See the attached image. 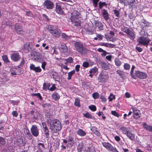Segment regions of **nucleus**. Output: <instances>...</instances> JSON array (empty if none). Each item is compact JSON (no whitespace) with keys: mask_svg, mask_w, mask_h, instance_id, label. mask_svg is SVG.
Returning <instances> with one entry per match:
<instances>
[{"mask_svg":"<svg viewBox=\"0 0 152 152\" xmlns=\"http://www.w3.org/2000/svg\"><path fill=\"white\" fill-rule=\"evenodd\" d=\"M61 4V3L59 2L56 3L55 11L57 13L63 15L64 14V12L63 10Z\"/></svg>","mask_w":152,"mask_h":152,"instance_id":"13","label":"nucleus"},{"mask_svg":"<svg viewBox=\"0 0 152 152\" xmlns=\"http://www.w3.org/2000/svg\"><path fill=\"white\" fill-rule=\"evenodd\" d=\"M30 42H27L24 45V47L25 49L29 50L31 49V48L30 47Z\"/></svg>","mask_w":152,"mask_h":152,"instance_id":"42","label":"nucleus"},{"mask_svg":"<svg viewBox=\"0 0 152 152\" xmlns=\"http://www.w3.org/2000/svg\"><path fill=\"white\" fill-rule=\"evenodd\" d=\"M14 28L16 32L18 35H23L26 34V31L23 29L22 26L18 23L15 24Z\"/></svg>","mask_w":152,"mask_h":152,"instance_id":"8","label":"nucleus"},{"mask_svg":"<svg viewBox=\"0 0 152 152\" xmlns=\"http://www.w3.org/2000/svg\"><path fill=\"white\" fill-rule=\"evenodd\" d=\"M52 97L55 101H58L60 98L59 94L57 92H55L53 93Z\"/></svg>","mask_w":152,"mask_h":152,"instance_id":"28","label":"nucleus"},{"mask_svg":"<svg viewBox=\"0 0 152 152\" xmlns=\"http://www.w3.org/2000/svg\"><path fill=\"white\" fill-rule=\"evenodd\" d=\"M102 14L105 20L107 21L109 19V15L105 9H103L102 10Z\"/></svg>","mask_w":152,"mask_h":152,"instance_id":"20","label":"nucleus"},{"mask_svg":"<svg viewBox=\"0 0 152 152\" xmlns=\"http://www.w3.org/2000/svg\"><path fill=\"white\" fill-rule=\"evenodd\" d=\"M76 50L81 54H85L87 51V49L84 46L83 43L81 42H77L74 44Z\"/></svg>","mask_w":152,"mask_h":152,"instance_id":"4","label":"nucleus"},{"mask_svg":"<svg viewBox=\"0 0 152 152\" xmlns=\"http://www.w3.org/2000/svg\"><path fill=\"white\" fill-rule=\"evenodd\" d=\"M134 75L135 76V78L137 77L142 79H145L147 77L146 73L141 72L139 70L135 71Z\"/></svg>","mask_w":152,"mask_h":152,"instance_id":"10","label":"nucleus"},{"mask_svg":"<svg viewBox=\"0 0 152 152\" xmlns=\"http://www.w3.org/2000/svg\"><path fill=\"white\" fill-rule=\"evenodd\" d=\"M92 96L94 99H96L99 98V94L98 93L95 92L92 94Z\"/></svg>","mask_w":152,"mask_h":152,"instance_id":"41","label":"nucleus"},{"mask_svg":"<svg viewBox=\"0 0 152 152\" xmlns=\"http://www.w3.org/2000/svg\"><path fill=\"white\" fill-rule=\"evenodd\" d=\"M93 5L94 8L96 7L98 5V3L99 0H92Z\"/></svg>","mask_w":152,"mask_h":152,"instance_id":"54","label":"nucleus"},{"mask_svg":"<svg viewBox=\"0 0 152 152\" xmlns=\"http://www.w3.org/2000/svg\"><path fill=\"white\" fill-rule=\"evenodd\" d=\"M91 130L94 133L97 130V128L95 126H92Z\"/></svg>","mask_w":152,"mask_h":152,"instance_id":"62","label":"nucleus"},{"mask_svg":"<svg viewBox=\"0 0 152 152\" xmlns=\"http://www.w3.org/2000/svg\"><path fill=\"white\" fill-rule=\"evenodd\" d=\"M94 24L95 28L96 29H98L100 30L103 29V25L100 21L98 20H95Z\"/></svg>","mask_w":152,"mask_h":152,"instance_id":"18","label":"nucleus"},{"mask_svg":"<svg viewBox=\"0 0 152 152\" xmlns=\"http://www.w3.org/2000/svg\"><path fill=\"white\" fill-rule=\"evenodd\" d=\"M42 16L46 19L47 21L49 22L50 21V19L48 18V16L45 14H42Z\"/></svg>","mask_w":152,"mask_h":152,"instance_id":"60","label":"nucleus"},{"mask_svg":"<svg viewBox=\"0 0 152 152\" xmlns=\"http://www.w3.org/2000/svg\"><path fill=\"white\" fill-rule=\"evenodd\" d=\"M122 31L129 36L131 39H133L135 38V34L132 29H130L127 27L124 26L123 28H122Z\"/></svg>","mask_w":152,"mask_h":152,"instance_id":"6","label":"nucleus"},{"mask_svg":"<svg viewBox=\"0 0 152 152\" xmlns=\"http://www.w3.org/2000/svg\"><path fill=\"white\" fill-rule=\"evenodd\" d=\"M59 49L62 53H65L68 51V48L66 44L61 45L59 47Z\"/></svg>","mask_w":152,"mask_h":152,"instance_id":"24","label":"nucleus"},{"mask_svg":"<svg viewBox=\"0 0 152 152\" xmlns=\"http://www.w3.org/2000/svg\"><path fill=\"white\" fill-rule=\"evenodd\" d=\"M20 58L21 57L18 53H14L11 54V58L15 61H19Z\"/></svg>","mask_w":152,"mask_h":152,"instance_id":"15","label":"nucleus"},{"mask_svg":"<svg viewBox=\"0 0 152 152\" xmlns=\"http://www.w3.org/2000/svg\"><path fill=\"white\" fill-rule=\"evenodd\" d=\"M116 72L122 78H124L126 76V75L124 74V72L122 70H118L116 71Z\"/></svg>","mask_w":152,"mask_h":152,"instance_id":"32","label":"nucleus"},{"mask_svg":"<svg viewBox=\"0 0 152 152\" xmlns=\"http://www.w3.org/2000/svg\"><path fill=\"white\" fill-rule=\"evenodd\" d=\"M131 109L133 111V116L134 118L137 119L139 118L141 115L140 111L134 107H132Z\"/></svg>","mask_w":152,"mask_h":152,"instance_id":"9","label":"nucleus"},{"mask_svg":"<svg viewBox=\"0 0 152 152\" xmlns=\"http://www.w3.org/2000/svg\"><path fill=\"white\" fill-rule=\"evenodd\" d=\"M12 115L15 117H17L18 115V113L16 111H13L12 113Z\"/></svg>","mask_w":152,"mask_h":152,"instance_id":"61","label":"nucleus"},{"mask_svg":"<svg viewBox=\"0 0 152 152\" xmlns=\"http://www.w3.org/2000/svg\"><path fill=\"white\" fill-rule=\"evenodd\" d=\"M115 96L113 95L112 94H110V96L108 97L109 102L112 101L113 99H115Z\"/></svg>","mask_w":152,"mask_h":152,"instance_id":"51","label":"nucleus"},{"mask_svg":"<svg viewBox=\"0 0 152 152\" xmlns=\"http://www.w3.org/2000/svg\"><path fill=\"white\" fill-rule=\"evenodd\" d=\"M71 15L70 18L71 21L75 24V26H80V21L79 20V18H80V13L77 11L74 10Z\"/></svg>","mask_w":152,"mask_h":152,"instance_id":"3","label":"nucleus"},{"mask_svg":"<svg viewBox=\"0 0 152 152\" xmlns=\"http://www.w3.org/2000/svg\"><path fill=\"white\" fill-rule=\"evenodd\" d=\"M77 133L78 135L81 137H83L86 134V132L81 129H79L77 131Z\"/></svg>","mask_w":152,"mask_h":152,"instance_id":"29","label":"nucleus"},{"mask_svg":"<svg viewBox=\"0 0 152 152\" xmlns=\"http://www.w3.org/2000/svg\"><path fill=\"white\" fill-rule=\"evenodd\" d=\"M35 113V112L34 111L32 110L30 111V115L31 116H32L31 117L32 118L34 119H37V117L35 116L34 115V114Z\"/></svg>","mask_w":152,"mask_h":152,"instance_id":"63","label":"nucleus"},{"mask_svg":"<svg viewBox=\"0 0 152 152\" xmlns=\"http://www.w3.org/2000/svg\"><path fill=\"white\" fill-rule=\"evenodd\" d=\"M74 104L76 106H77L78 107H80V99H79L77 98L75 99Z\"/></svg>","mask_w":152,"mask_h":152,"instance_id":"49","label":"nucleus"},{"mask_svg":"<svg viewBox=\"0 0 152 152\" xmlns=\"http://www.w3.org/2000/svg\"><path fill=\"white\" fill-rule=\"evenodd\" d=\"M86 31L88 34H94V30L91 28H87Z\"/></svg>","mask_w":152,"mask_h":152,"instance_id":"45","label":"nucleus"},{"mask_svg":"<svg viewBox=\"0 0 152 152\" xmlns=\"http://www.w3.org/2000/svg\"><path fill=\"white\" fill-rule=\"evenodd\" d=\"M50 85L47 83H44L43 84V89L44 90H47L49 89Z\"/></svg>","mask_w":152,"mask_h":152,"instance_id":"52","label":"nucleus"},{"mask_svg":"<svg viewBox=\"0 0 152 152\" xmlns=\"http://www.w3.org/2000/svg\"><path fill=\"white\" fill-rule=\"evenodd\" d=\"M114 62L116 66H120L122 64L121 62L118 58H115Z\"/></svg>","mask_w":152,"mask_h":152,"instance_id":"35","label":"nucleus"},{"mask_svg":"<svg viewBox=\"0 0 152 152\" xmlns=\"http://www.w3.org/2000/svg\"><path fill=\"white\" fill-rule=\"evenodd\" d=\"M124 69L126 70H129L130 69V65L128 63H125L123 66Z\"/></svg>","mask_w":152,"mask_h":152,"instance_id":"50","label":"nucleus"},{"mask_svg":"<svg viewBox=\"0 0 152 152\" xmlns=\"http://www.w3.org/2000/svg\"><path fill=\"white\" fill-rule=\"evenodd\" d=\"M32 134L31 133H30L29 134H27L26 136V138L27 139L31 140L33 139V136Z\"/></svg>","mask_w":152,"mask_h":152,"instance_id":"58","label":"nucleus"},{"mask_svg":"<svg viewBox=\"0 0 152 152\" xmlns=\"http://www.w3.org/2000/svg\"><path fill=\"white\" fill-rule=\"evenodd\" d=\"M2 58L4 62L6 63H9L10 61L7 55H4L2 56Z\"/></svg>","mask_w":152,"mask_h":152,"instance_id":"43","label":"nucleus"},{"mask_svg":"<svg viewBox=\"0 0 152 152\" xmlns=\"http://www.w3.org/2000/svg\"><path fill=\"white\" fill-rule=\"evenodd\" d=\"M83 144H82V145H80L79 144L78 146H77V150L78 151H79V152H80L82 149H83Z\"/></svg>","mask_w":152,"mask_h":152,"instance_id":"57","label":"nucleus"},{"mask_svg":"<svg viewBox=\"0 0 152 152\" xmlns=\"http://www.w3.org/2000/svg\"><path fill=\"white\" fill-rule=\"evenodd\" d=\"M108 73L105 70H102L99 74L98 77V82L101 83L107 82L109 79Z\"/></svg>","mask_w":152,"mask_h":152,"instance_id":"2","label":"nucleus"},{"mask_svg":"<svg viewBox=\"0 0 152 152\" xmlns=\"http://www.w3.org/2000/svg\"><path fill=\"white\" fill-rule=\"evenodd\" d=\"M31 133L35 137H37L39 135V130L36 125H33L32 126L30 129Z\"/></svg>","mask_w":152,"mask_h":152,"instance_id":"11","label":"nucleus"},{"mask_svg":"<svg viewBox=\"0 0 152 152\" xmlns=\"http://www.w3.org/2000/svg\"><path fill=\"white\" fill-rule=\"evenodd\" d=\"M89 108L92 111H95L96 110V106L94 105H91L88 106Z\"/></svg>","mask_w":152,"mask_h":152,"instance_id":"47","label":"nucleus"},{"mask_svg":"<svg viewBox=\"0 0 152 152\" xmlns=\"http://www.w3.org/2000/svg\"><path fill=\"white\" fill-rule=\"evenodd\" d=\"M61 33V32L60 30L57 28H55L51 34L53 36L58 38L60 36Z\"/></svg>","mask_w":152,"mask_h":152,"instance_id":"19","label":"nucleus"},{"mask_svg":"<svg viewBox=\"0 0 152 152\" xmlns=\"http://www.w3.org/2000/svg\"><path fill=\"white\" fill-rule=\"evenodd\" d=\"M84 116L87 118L90 119H92L93 118V116L88 112H87L84 114Z\"/></svg>","mask_w":152,"mask_h":152,"instance_id":"46","label":"nucleus"},{"mask_svg":"<svg viewBox=\"0 0 152 152\" xmlns=\"http://www.w3.org/2000/svg\"><path fill=\"white\" fill-rule=\"evenodd\" d=\"M43 5L44 7H46L47 9L52 10L54 7V5L53 2L50 0H46L45 1Z\"/></svg>","mask_w":152,"mask_h":152,"instance_id":"12","label":"nucleus"},{"mask_svg":"<svg viewBox=\"0 0 152 152\" xmlns=\"http://www.w3.org/2000/svg\"><path fill=\"white\" fill-rule=\"evenodd\" d=\"M64 60L67 61L69 63H71L73 62V60L72 57H69L67 59H64Z\"/></svg>","mask_w":152,"mask_h":152,"instance_id":"59","label":"nucleus"},{"mask_svg":"<svg viewBox=\"0 0 152 152\" xmlns=\"http://www.w3.org/2000/svg\"><path fill=\"white\" fill-rule=\"evenodd\" d=\"M120 130L124 134L126 135L130 131V129L129 127L123 126L120 128Z\"/></svg>","mask_w":152,"mask_h":152,"instance_id":"21","label":"nucleus"},{"mask_svg":"<svg viewBox=\"0 0 152 152\" xmlns=\"http://www.w3.org/2000/svg\"><path fill=\"white\" fill-rule=\"evenodd\" d=\"M31 95L33 96H37V97L39 98V99L40 100H42V97L41 96L40 94L39 93H33L31 94Z\"/></svg>","mask_w":152,"mask_h":152,"instance_id":"44","label":"nucleus"},{"mask_svg":"<svg viewBox=\"0 0 152 152\" xmlns=\"http://www.w3.org/2000/svg\"><path fill=\"white\" fill-rule=\"evenodd\" d=\"M31 70L34 71L36 73L40 72L42 71V69L39 66L36 67L33 64H31L29 67Z\"/></svg>","mask_w":152,"mask_h":152,"instance_id":"17","label":"nucleus"},{"mask_svg":"<svg viewBox=\"0 0 152 152\" xmlns=\"http://www.w3.org/2000/svg\"><path fill=\"white\" fill-rule=\"evenodd\" d=\"M101 66L102 68L105 70H107L109 68V65L107 63L104 62H102Z\"/></svg>","mask_w":152,"mask_h":152,"instance_id":"33","label":"nucleus"},{"mask_svg":"<svg viewBox=\"0 0 152 152\" xmlns=\"http://www.w3.org/2000/svg\"><path fill=\"white\" fill-rule=\"evenodd\" d=\"M126 135L127 137L132 141H134V140L135 139V135L132 130H130Z\"/></svg>","mask_w":152,"mask_h":152,"instance_id":"22","label":"nucleus"},{"mask_svg":"<svg viewBox=\"0 0 152 152\" xmlns=\"http://www.w3.org/2000/svg\"><path fill=\"white\" fill-rule=\"evenodd\" d=\"M61 37L66 40H68L70 38L71 36H69L66 35L65 33H62L61 35Z\"/></svg>","mask_w":152,"mask_h":152,"instance_id":"40","label":"nucleus"},{"mask_svg":"<svg viewBox=\"0 0 152 152\" xmlns=\"http://www.w3.org/2000/svg\"><path fill=\"white\" fill-rule=\"evenodd\" d=\"M6 144V141L4 138L0 137V147L4 146Z\"/></svg>","mask_w":152,"mask_h":152,"instance_id":"36","label":"nucleus"},{"mask_svg":"<svg viewBox=\"0 0 152 152\" xmlns=\"http://www.w3.org/2000/svg\"><path fill=\"white\" fill-rule=\"evenodd\" d=\"M10 79L7 78L5 77L4 78L2 79L1 82L3 83H6V82H8V83H10Z\"/></svg>","mask_w":152,"mask_h":152,"instance_id":"56","label":"nucleus"},{"mask_svg":"<svg viewBox=\"0 0 152 152\" xmlns=\"http://www.w3.org/2000/svg\"><path fill=\"white\" fill-rule=\"evenodd\" d=\"M114 14H115V16L118 18H116L115 19H118V17H120V12L116 9L113 10Z\"/></svg>","mask_w":152,"mask_h":152,"instance_id":"39","label":"nucleus"},{"mask_svg":"<svg viewBox=\"0 0 152 152\" xmlns=\"http://www.w3.org/2000/svg\"><path fill=\"white\" fill-rule=\"evenodd\" d=\"M42 125L43 130L44 132L46 137L48 138L49 136V130L47 126L46 123L45 122H43L42 123Z\"/></svg>","mask_w":152,"mask_h":152,"instance_id":"16","label":"nucleus"},{"mask_svg":"<svg viewBox=\"0 0 152 152\" xmlns=\"http://www.w3.org/2000/svg\"><path fill=\"white\" fill-rule=\"evenodd\" d=\"M142 125L145 129L150 132H152V126L148 125L145 122L143 123Z\"/></svg>","mask_w":152,"mask_h":152,"instance_id":"26","label":"nucleus"},{"mask_svg":"<svg viewBox=\"0 0 152 152\" xmlns=\"http://www.w3.org/2000/svg\"><path fill=\"white\" fill-rule=\"evenodd\" d=\"M75 70H73L68 73V77L67 79L68 80L71 79L72 76L75 73Z\"/></svg>","mask_w":152,"mask_h":152,"instance_id":"38","label":"nucleus"},{"mask_svg":"<svg viewBox=\"0 0 152 152\" xmlns=\"http://www.w3.org/2000/svg\"><path fill=\"white\" fill-rule=\"evenodd\" d=\"M137 41L138 42L137 45H140L147 47L149 45L150 39L147 37H146L144 36H142L138 38Z\"/></svg>","mask_w":152,"mask_h":152,"instance_id":"5","label":"nucleus"},{"mask_svg":"<svg viewBox=\"0 0 152 152\" xmlns=\"http://www.w3.org/2000/svg\"><path fill=\"white\" fill-rule=\"evenodd\" d=\"M102 144L104 147L106 148L108 151L112 152H119L115 147H113L110 143L103 142Z\"/></svg>","mask_w":152,"mask_h":152,"instance_id":"7","label":"nucleus"},{"mask_svg":"<svg viewBox=\"0 0 152 152\" xmlns=\"http://www.w3.org/2000/svg\"><path fill=\"white\" fill-rule=\"evenodd\" d=\"M46 28L49 32L51 34L55 28L53 26L48 25L46 26Z\"/></svg>","mask_w":152,"mask_h":152,"instance_id":"31","label":"nucleus"},{"mask_svg":"<svg viewBox=\"0 0 152 152\" xmlns=\"http://www.w3.org/2000/svg\"><path fill=\"white\" fill-rule=\"evenodd\" d=\"M49 129L53 133H57L62 128L61 122L58 119L51 121L49 122Z\"/></svg>","mask_w":152,"mask_h":152,"instance_id":"1","label":"nucleus"},{"mask_svg":"<svg viewBox=\"0 0 152 152\" xmlns=\"http://www.w3.org/2000/svg\"><path fill=\"white\" fill-rule=\"evenodd\" d=\"M100 45L102 46H104L109 48H113L115 46V45L113 44L104 42L101 43L100 44Z\"/></svg>","mask_w":152,"mask_h":152,"instance_id":"25","label":"nucleus"},{"mask_svg":"<svg viewBox=\"0 0 152 152\" xmlns=\"http://www.w3.org/2000/svg\"><path fill=\"white\" fill-rule=\"evenodd\" d=\"M38 150L37 151H40L42 152L43 150L45 148V145L44 144L41 143H39L37 145Z\"/></svg>","mask_w":152,"mask_h":152,"instance_id":"30","label":"nucleus"},{"mask_svg":"<svg viewBox=\"0 0 152 152\" xmlns=\"http://www.w3.org/2000/svg\"><path fill=\"white\" fill-rule=\"evenodd\" d=\"M46 64L47 63L45 61H44L42 63L41 67L44 70L45 69V66Z\"/></svg>","mask_w":152,"mask_h":152,"instance_id":"64","label":"nucleus"},{"mask_svg":"<svg viewBox=\"0 0 152 152\" xmlns=\"http://www.w3.org/2000/svg\"><path fill=\"white\" fill-rule=\"evenodd\" d=\"M107 5V4H106L105 2H102L101 1H100L99 3V9L101 10L103 7H106Z\"/></svg>","mask_w":152,"mask_h":152,"instance_id":"34","label":"nucleus"},{"mask_svg":"<svg viewBox=\"0 0 152 152\" xmlns=\"http://www.w3.org/2000/svg\"><path fill=\"white\" fill-rule=\"evenodd\" d=\"M111 114L114 116L117 117H119V113L115 111H111Z\"/></svg>","mask_w":152,"mask_h":152,"instance_id":"53","label":"nucleus"},{"mask_svg":"<svg viewBox=\"0 0 152 152\" xmlns=\"http://www.w3.org/2000/svg\"><path fill=\"white\" fill-rule=\"evenodd\" d=\"M67 139V140L68 142H71L70 143H69L67 144V146H69L70 147H72L74 145V139L73 138L70 136H68L67 138H66Z\"/></svg>","mask_w":152,"mask_h":152,"instance_id":"23","label":"nucleus"},{"mask_svg":"<svg viewBox=\"0 0 152 152\" xmlns=\"http://www.w3.org/2000/svg\"><path fill=\"white\" fill-rule=\"evenodd\" d=\"M51 77L53 78L55 81H58L60 80V77L58 74L54 72L51 75Z\"/></svg>","mask_w":152,"mask_h":152,"instance_id":"27","label":"nucleus"},{"mask_svg":"<svg viewBox=\"0 0 152 152\" xmlns=\"http://www.w3.org/2000/svg\"><path fill=\"white\" fill-rule=\"evenodd\" d=\"M135 68L134 65H132L131 68V71L130 72V75L131 77L134 79H135V76L134 74V70Z\"/></svg>","mask_w":152,"mask_h":152,"instance_id":"37","label":"nucleus"},{"mask_svg":"<svg viewBox=\"0 0 152 152\" xmlns=\"http://www.w3.org/2000/svg\"><path fill=\"white\" fill-rule=\"evenodd\" d=\"M100 98L101 100V101L104 103H105L107 101V99L103 95H101Z\"/></svg>","mask_w":152,"mask_h":152,"instance_id":"55","label":"nucleus"},{"mask_svg":"<svg viewBox=\"0 0 152 152\" xmlns=\"http://www.w3.org/2000/svg\"><path fill=\"white\" fill-rule=\"evenodd\" d=\"M20 68H14L12 69L11 70V75H20L22 74L21 72V69Z\"/></svg>","mask_w":152,"mask_h":152,"instance_id":"14","label":"nucleus"},{"mask_svg":"<svg viewBox=\"0 0 152 152\" xmlns=\"http://www.w3.org/2000/svg\"><path fill=\"white\" fill-rule=\"evenodd\" d=\"M25 63V61L23 58H22L21 61H20V63L19 65H18V67L19 68H20L21 67H22L24 65Z\"/></svg>","mask_w":152,"mask_h":152,"instance_id":"48","label":"nucleus"}]
</instances>
